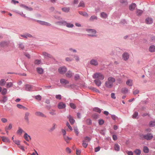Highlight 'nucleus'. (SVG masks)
Segmentation results:
<instances>
[{
  "label": "nucleus",
  "mask_w": 155,
  "mask_h": 155,
  "mask_svg": "<svg viewBox=\"0 0 155 155\" xmlns=\"http://www.w3.org/2000/svg\"><path fill=\"white\" fill-rule=\"evenodd\" d=\"M37 21L39 24L42 25H45L48 26H50L51 25V24L50 23L44 21L37 20Z\"/></svg>",
  "instance_id": "7"
},
{
  "label": "nucleus",
  "mask_w": 155,
  "mask_h": 155,
  "mask_svg": "<svg viewBox=\"0 0 155 155\" xmlns=\"http://www.w3.org/2000/svg\"><path fill=\"white\" fill-rule=\"evenodd\" d=\"M64 140L67 142V143H69V140L71 139V138L68 137V136H64Z\"/></svg>",
  "instance_id": "34"
},
{
  "label": "nucleus",
  "mask_w": 155,
  "mask_h": 155,
  "mask_svg": "<svg viewBox=\"0 0 155 155\" xmlns=\"http://www.w3.org/2000/svg\"><path fill=\"white\" fill-rule=\"evenodd\" d=\"M86 31L88 32L89 34L88 36H94V35L96 33V31L95 30L93 29H86Z\"/></svg>",
  "instance_id": "4"
},
{
  "label": "nucleus",
  "mask_w": 155,
  "mask_h": 155,
  "mask_svg": "<svg viewBox=\"0 0 155 155\" xmlns=\"http://www.w3.org/2000/svg\"><path fill=\"white\" fill-rule=\"evenodd\" d=\"M135 153L137 155H140L141 153V150L138 149H136L134 151Z\"/></svg>",
  "instance_id": "32"
},
{
  "label": "nucleus",
  "mask_w": 155,
  "mask_h": 155,
  "mask_svg": "<svg viewBox=\"0 0 155 155\" xmlns=\"http://www.w3.org/2000/svg\"><path fill=\"white\" fill-rule=\"evenodd\" d=\"M111 97L113 99H116V97L115 96V94L114 93H113L111 94Z\"/></svg>",
  "instance_id": "64"
},
{
  "label": "nucleus",
  "mask_w": 155,
  "mask_h": 155,
  "mask_svg": "<svg viewBox=\"0 0 155 155\" xmlns=\"http://www.w3.org/2000/svg\"><path fill=\"white\" fill-rule=\"evenodd\" d=\"M143 151L145 153H148L149 151L148 148L146 146H144L143 148Z\"/></svg>",
  "instance_id": "38"
},
{
  "label": "nucleus",
  "mask_w": 155,
  "mask_h": 155,
  "mask_svg": "<svg viewBox=\"0 0 155 155\" xmlns=\"http://www.w3.org/2000/svg\"><path fill=\"white\" fill-rule=\"evenodd\" d=\"M12 128V126L11 124H9L8 127H5V129L8 130H11Z\"/></svg>",
  "instance_id": "48"
},
{
  "label": "nucleus",
  "mask_w": 155,
  "mask_h": 155,
  "mask_svg": "<svg viewBox=\"0 0 155 155\" xmlns=\"http://www.w3.org/2000/svg\"><path fill=\"white\" fill-rule=\"evenodd\" d=\"M70 106L71 108L74 109L76 108V106L75 104L73 103H70Z\"/></svg>",
  "instance_id": "52"
},
{
  "label": "nucleus",
  "mask_w": 155,
  "mask_h": 155,
  "mask_svg": "<svg viewBox=\"0 0 155 155\" xmlns=\"http://www.w3.org/2000/svg\"><path fill=\"white\" fill-rule=\"evenodd\" d=\"M99 124L100 125H102L104 123V120H99Z\"/></svg>",
  "instance_id": "60"
},
{
  "label": "nucleus",
  "mask_w": 155,
  "mask_h": 155,
  "mask_svg": "<svg viewBox=\"0 0 155 155\" xmlns=\"http://www.w3.org/2000/svg\"><path fill=\"white\" fill-rule=\"evenodd\" d=\"M25 89L26 90L28 91H31L32 90V87L29 84H27L26 85Z\"/></svg>",
  "instance_id": "21"
},
{
  "label": "nucleus",
  "mask_w": 155,
  "mask_h": 155,
  "mask_svg": "<svg viewBox=\"0 0 155 155\" xmlns=\"http://www.w3.org/2000/svg\"><path fill=\"white\" fill-rule=\"evenodd\" d=\"M85 6L84 3L83 2H80L78 5V7H84Z\"/></svg>",
  "instance_id": "53"
},
{
  "label": "nucleus",
  "mask_w": 155,
  "mask_h": 155,
  "mask_svg": "<svg viewBox=\"0 0 155 155\" xmlns=\"http://www.w3.org/2000/svg\"><path fill=\"white\" fill-rule=\"evenodd\" d=\"M140 137L141 139H144L147 140L152 139L153 137V135L151 134H148L146 135L140 134Z\"/></svg>",
  "instance_id": "3"
},
{
  "label": "nucleus",
  "mask_w": 155,
  "mask_h": 155,
  "mask_svg": "<svg viewBox=\"0 0 155 155\" xmlns=\"http://www.w3.org/2000/svg\"><path fill=\"white\" fill-rule=\"evenodd\" d=\"M86 122L88 124H90L91 123V121L90 119H87L86 120Z\"/></svg>",
  "instance_id": "62"
},
{
  "label": "nucleus",
  "mask_w": 155,
  "mask_h": 155,
  "mask_svg": "<svg viewBox=\"0 0 155 155\" xmlns=\"http://www.w3.org/2000/svg\"><path fill=\"white\" fill-rule=\"evenodd\" d=\"M97 18L96 16L94 15L91 16L90 18V20L91 21H92L94 19H97Z\"/></svg>",
  "instance_id": "45"
},
{
  "label": "nucleus",
  "mask_w": 155,
  "mask_h": 155,
  "mask_svg": "<svg viewBox=\"0 0 155 155\" xmlns=\"http://www.w3.org/2000/svg\"><path fill=\"white\" fill-rule=\"evenodd\" d=\"M37 71L38 73L40 74H42L43 72V69L41 68H37Z\"/></svg>",
  "instance_id": "29"
},
{
  "label": "nucleus",
  "mask_w": 155,
  "mask_h": 155,
  "mask_svg": "<svg viewBox=\"0 0 155 155\" xmlns=\"http://www.w3.org/2000/svg\"><path fill=\"white\" fill-rule=\"evenodd\" d=\"M60 81L61 84H68L69 83L68 81L64 79H61Z\"/></svg>",
  "instance_id": "23"
},
{
  "label": "nucleus",
  "mask_w": 155,
  "mask_h": 155,
  "mask_svg": "<svg viewBox=\"0 0 155 155\" xmlns=\"http://www.w3.org/2000/svg\"><path fill=\"white\" fill-rule=\"evenodd\" d=\"M66 25L67 27L68 28H72L74 26L73 24L67 23Z\"/></svg>",
  "instance_id": "40"
},
{
  "label": "nucleus",
  "mask_w": 155,
  "mask_h": 155,
  "mask_svg": "<svg viewBox=\"0 0 155 155\" xmlns=\"http://www.w3.org/2000/svg\"><path fill=\"white\" fill-rule=\"evenodd\" d=\"M43 55L45 56V57H48V58H51L52 57V56L49 54L47 53L44 52L42 53Z\"/></svg>",
  "instance_id": "27"
},
{
  "label": "nucleus",
  "mask_w": 155,
  "mask_h": 155,
  "mask_svg": "<svg viewBox=\"0 0 155 155\" xmlns=\"http://www.w3.org/2000/svg\"><path fill=\"white\" fill-rule=\"evenodd\" d=\"M101 80L95 79L94 82L96 85L98 87H99L101 86L102 83L101 81Z\"/></svg>",
  "instance_id": "11"
},
{
  "label": "nucleus",
  "mask_w": 155,
  "mask_h": 155,
  "mask_svg": "<svg viewBox=\"0 0 155 155\" xmlns=\"http://www.w3.org/2000/svg\"><path fill=\"white\" fill-rule=\"evenodd\" d=\"M13 141L15 144L18 146L20 144V141L19 140H13Z\"/></svg>",
  "instance_id": "63"
},
{
  "label": "nucleus",
  "mask_w": 155,
  "mask_h": 155,
  "mask_svg": "<svg viewBox=\"0 0 155 155\" xmlns=\"http://www.w3.org/2000/svg\"><path fill=\"white\" fill-rule=\"evenodd\" d=\"M107 16V15L106 13L103 12L101 13V17L102 18H106Z\"/></svg>",
  "instance_id": "39"
},
{
  "label": "nucleus",
  "mask_w": 155,
  "mask_h": 155,
  "mask_svg": "<svg viewBox=\"0 0 155 155\" xmlns=\"http://www.w3.org/2000/svg\"><path fill=\"white\" fill-rule=\"evenodd\" d=\"M126 84L129 86H131L133 85V81L131 79H128L126 82Z\"/></svg>",
  "instance_id": "18"
},
{
  "label": "nucleus",
  "mask_w": 155,
  "mask_h": 155,
  "mask_svg": "<svg viewBox=\"0 0 155 155\" xmlns=\"http://www.w3.org/2000/svg\"><path fill=\"white\" fill-rule=\"evenodd\" d=\"M23 131V130L21 128H19L17 131V133L18 134H21Z\"/></svg>",
  "instance_id": "55"
},
{
  "label": "nucleus",
  "mask_w": 155,
  "mask_h": 155,
  "mask_svg": "<svg viewBox=\"0 0 155 155\" xmlns=\"http://www.w3.org/2000/svg\"><path fill=\"white\" fill-rule=\"evenodd\" d=\"M67 117L69 119V121L71 124L72 125L75 122V120L73 119L71 116L69 115Z\"/></svg>",
  "instance_id": "10"
},
{
  "label": "nucleus",
  "mask_w": 155,
  "mask_h": 155,
  "mask_svg": "<svg viewBox=\"0 0 155 155\" xmlns=\"http://www.w3.org/2000/svg\"><path fill=\"white\" fill-rule=\"evenodd\" d=\"M13 84L11 82H8L6 84V87L9 88L12 87L13 86Z\"/></svg>",
  "instance_id": "41"
},
{
  "label": "nucleus",
  "mask_w": 155,
  "mask_h": 155,
  "mask_svg": "<svg viewBox=\"0 0 155 155\" xmlns=\"http://www.w3.org/2000/svg\"><path fill=\"white\" fill-rule=\"evenodd\" d=\"M35 115L38 116H40L42 117H46V116L44 114L40 112H36L35 113Z\"/></svg>",
  "instance_id": "14"
},
{
  "label": "nucleus",
  "mask_w": 155,
  "mask_h": 155,
  "mask_svg": "<svg viewBox=\"0 0 155 155\" xmlns=\"http://www.w3.org/2000/svg\"><path fill=\"white\" fill-rule=\"evenodd\" d=\"M146 22L147 24H151L153 22V20L151 18H147L146 19Z\"/></svg>",
  "instance_id": "22"
},
{
  "label": "nucleus",
  "mask_w": 155,
  "mask_h": 155,
  "mask_svg": "<svg viewBox=\"0 0 155 155\" xmlns=\"http://www.w3.org/2000/svg\"><path fill=\"white\" fill-rule=\"evenodd\" d=\"M114 150L117 151L120 150V147L119 145L117 143H115L114 146Z\"/></svg>",
  "instance_id": "19"
},
{
  "label": "nucleus",
  "mask_w": 155,
  "mask_h": 155,
  "mask_svg": "<svg viewBox=\"0 0 155 155\" xmlns=\"http://www.w3.org/2000/svg\"><path fill=\"white\" fill-rule=\"evenodd\" d=\"M41 63V61L39 60H36L35 61L34 63L35 64L38 65Z\"/></svg>",
  "instance_id": "50"
},
{
  "label": "nucleus",
  "mask_w": 155,
  "mask_h": 155,
  "mask_svg": "<svg viewBox=\"0 0 155 155\" xmlns=\"http://www.w3.org/2000/svg\"><path fill=\"white\" fill-rule=\"evenodd\" d=\"M66 151L68 153H70L71 152V150L69 147H67L66 149Z\"/></svg>",
  "instance_id": "56"
},
{
  "label": "nucleus",
  "mask_w": 155,
  "mask_h": 155,
  "mask_svg": "<svg viewBox=\"0 0 155 155\" xmlns=\"http://www.w3.org/2000/svg\"><path fill=\"white\" fill-rule=\"evenodd\" d=\"M57 127L56 124L54 123L52 124V127L48 130V131L50 132H52Z\"/></svg>",
  "instance_id": "15"
},
{
  "label": "nucleus",
  "mask_w": 155,
  "mask_h": 155,
  "mask_svg": "<svg viewBox=\"0 0 155 155\" xmlns=\"http://www.w3.org/2000/svg\"><path fill=\"white\" fill-rule=\"evenodd\" d=\"M74 131L76 134V135L78 136L79 134V132L78 131V130L77 128V127H74Z\"/></svg>",
  "instance_id": "46"
},
{
  "label": "nucleus",
  "mask_w": 155,
  "mask_h": 155,
  "mask_svg": "<svg viewBox=\"0 0 155 155\" xmlns=\"http://www.w3.org/2000/svg\"><path fill=\"white\" fill-rule=\"evenodd\" d=\"M136 7V5L135 3H132L129 5V9L130 10L133 11Z\"/></svg>",
  "instance_id": "12"
},
{
  "label": "nucleus",
  "mask_w": 155,
  "mask_h": 155,
  "mask_svg": "<svg viewBox=\"0 0 155 155\" xmlns=\"http://www.w3.org/2000/svg\"><path fill=\"white\" fill-rule=\"evenodd\" d=\"M61 10L65 12H68L69 11L70 8L68 7H64L62 8Z\"/></svg>",
  "instance_id": "30"
},
{
  "label": "nucleus",
  "mask_w": 155,
  "mask_h": 155,
  "mask_svg": "<svg viewBox=\"0 0 155 155\" xmlns=\"http://www.w3.org/2000/svg\"><path fill=\"white\" fill-rule=\"evenodd\" d=\"M2 140L4 142L7 143L9 142L10 140L7 137L4 136L1 137Z\"/></svg>",
  "instance_id": "13"
},
{
  "label": "nucleus",
  "mask_w": 155,
  "mask_h": 155,
  "mask_svg": "<svg viewBox=\"0 0 155 155\" xmlns=\"http://www.w3.org/2000/svg\"><path fill=\"white\" fill-rule=\"evenodd\" d=\"M66 75L67 77L70 78L72 77L73 74L70 71H68L66 74Z\"/></svg>",
  "instance_id": "24"
},
{
  "label": "nucleus",
  "mask_w": 155,
  "mask_h": 155,
  "mask_svg": "<svg viewBox=\"0 0 155 155\" xmlns=\"http://www.w3.org/2000/svg\"><path fill=\"white\" fill-rule=\"evenodd\" d=\"M78 12L80 15H82L83 16H85L87 17L88 16V14L85 12L79 11Z\"/></svg>",
  "instance_id": "20"
},
{
  "label": "nucleus",
  "mask_w": 155,
  "mask_h": 155,
  "mask_svg": "<svg viewBox=\"0 0 155 155\" xmlns=\"http://www.w3.org/2000/svg\"><path fill=\"white\" fill-rule=\"evenodd\" d=\"M149 51L151 52H153L155 51V46L152 45L149 48Z\"/></svg>",
  "instance_id": "16"
},
{
  "label": "nucleus",
  "mask_w": 155,
  "mask_h": 155,
  "mask_svg": "<svg viewBox=\"0 0 155 155\" xmlns=\"http://www.w3.org/2000/svg\"><path fill=\"white\" fill-rule=\"evenodd\" d=\"M149 125L150 127H153L155 126V121H151L149 123Z\"/></svg>",
  "instance_id": "33"
},
{
  "label": "nucleus",
  "mask_w": 155,
  "mask_h": 155,
  "mask_svg": "<svg viewBox=\"0 0 155 155\" xmlns=\"http://www.w3.org/2000/svg\"><path fill=\"white\" fill-rule=\"evenodd\" d=\"M93 78L94 79L103 80L104 79V76L101 73L97 72L93 74Z\"/></svg>",
  "instance_id": "2"
},
{
  "label": "nucleus",
  "mask_w": 155,
  "mask_h": 155,
  "mask_svg": "<svg viewBox=\"0 0 155 155\" xmlns=\"http://www.w3.org/2000/svg\"><path fill=\"white\" fill-rule=\"evenodd\" d=\"M58 23L60 25H66L67 22L65 21H60L58 22Z\"/></svg>",
  "instance_id": "43"
},
{
  "label": "nucleus",
  "mask_w": 155,
  "mask_h": 155,
  "mask_svg": "<svg viewBox=\"0 0 155 155\" xmlns=\"http://www.w3.org/2000/svg\"><path fill=\"white\" fill-rule=\"evenodd\" d=\"M88 145V143L85 140H83V141L82 145L84 148H86Z\"/></svg>",
  "instance_id": "36"
},
{
  "label": "nucleus",
  "mask_w": 155,
  "mask_h": 155,
  "mask_svg": "<svg viewBox=\"0 0 155 155\" xmlns=\"http://www.w3.org/2000/svg\"><path fill=\"white\" fill-rule=\"evenodd\" d=\"M17 107L20 109H27L25 107L21 105L20 104H18L17 105Z\"/></svg>",
  "instance_id": "44"
},
{
  "label": "nucleus",
  "mask_w": 155,
  "mask_h": 155,
  "mask_svg": "<svg viewBox=\"0 0 155 155\" xmlns=\"http://www.w3.org/2000/svg\"><path fill=\"white\" fill-rule=\"evenodd\" d=\"M93 110L94 111L100 113L101 112V110L98 107H95L93 109Z\"/></svg>",
  "instance_id": "35"
},
{
  "label": "nucleus",
  "mask_w": 155,
  "mask_h": 155,
  "mask_svg": "<svg viewBox=\"0 0 155 155\" xmlns=\"http://www.w3.org/2000/svg\"><path fill=\"white\" fill-rule=\"evenodd\" d=\"M115 81V79L114 78L112 77L108 78L107 80L105 82V87L107 88H111L113 87V84Z\"/></svg>",
  "instance_id": "1"
},
{
  "label": "nucleus",
  "mask_w": 155,
  "mask_h": 155,
  "mask_svg": "<svg viewBox=\"0 0 155 155\" xmlns=\"http://www.w3.org/2000/svg\"><path fill=\"white\" fill-rule=\"evenodd\" d=\"M49 113L52 115H54L56 114L55 110H51L49 112Z\"/></svg>",
  "instance_id": "47"
},
{
  "label": "nucleus",
  "mask_w": 155,
  "mask_h": 155,
  "mask_svg": "<svg viewBox=\"0 0 155 155\" xmlns=\"http://www.w3.org/2000/svg\"><path fill=\"white\" fill-rule=\"evenodd\" d=\"M143 11L140 10V9H137L136 11V14L137 15V16H140L143 13Z\"/></svg>",
  "instance_id": "26"
},
{
  "label": "nucleus",
  "mask_w": 155,
  "mask_h": 155,
  "mask_svg": "<svg viewBox=\"0 0 155 155\" xmlns=\"http://www.w3.org/2000/svg\"><path fill=\"white\" fill-rule=\"evenodd\" d=\"M122 57L124 60L127 61L129 58V55L127 53L125 52L123 54Z\"/></svg>",
  "instance_id": "9"
},
{
  "label": "nucleus",
  "mask_w": 155,
  "mask_h": 155,
  "mask_svg": "<svg viewBox=\"0 0 155 155\" xmlns=\"http://www.w3.org/2000/svg\"><path fill=\"white\" fill-rule=\"evenodd\" d=\"M138 113L137 112H135L132 116L133 118H136L138 115Z\"/></svg>",
  "instance_id": "49"
},
{
  "label": "nucleus",
  "mask_w": 155,
  "mask_h": 155,
  "mask_svg": "<svg viewBox=\"0 0 155 155\" xmlns=\"http://www.w3.org/2000/svg\"><path fill=\"white\" fill-rule=\"evenodd\" d=\"M24 137L27 141H29L31 139V138L27 133H25L24 135Z\"/></svg>",
  "instance_id": "25"
},
{
  "label": "nucleus",
  "mask_w": 155,
  "mask_h": 155,
  "mask_svg": "<svg viewBox=\"0 0 155 155\" xmlns=\"http://www.w3.org/2000/svg\"><path fill=\"white\" fill-rule=\"evenodd\" d=\"M128 92V90L126 88H123L121 90V92L124 94L127 93Z\"/></svg>",
  "instance_id": "31"
},
{
  "label": "nucleus",
  "mask_w": 155,
  "mask_h": 155,
  "mask_svg": "<svg viewBox=\"0 0 155 155\" xmlns=\"http://www.w3.org/2000/svg\"><path fill=\"white\" fill-rule=\"evenodd\" d=\"M66 107L65 104L63 102H60L58 103V107L59 109H63Z\"/></svg>",
  "instance_id": "6"
},
{
  "label": "nucleus",
  "mask_w": 155,
  "mask_h": 155,
  "mask_svg": "<svg viewBox=\"0 0 155 155\" xmlns=\"http://www.w3.org/2000/svg\"><path fill=\"white\" fill-rule=\"evenodd\" d=\"M90 89L94 91L98 92V93H100L99 90L96 88L93 87H90Z\"/></svg>",
  "instance_id": "37"
},
{
  "label": "nucleus",
  "mask_w": 155,
  "mask_h": 155,
  "mask_svg": "<svg viewBox=\"0 0 155 155\" xmlns=\"http://www.w3.org/2000/svg\"><path fill=\"white\" fill-rule=\"evenodd\" d=\"M90 63L91 64L95 66H96L98 65L97 61L94 59H92Z\"/></svg>",
  "instance_id": "17"
},
{
  "label": "nucleus",
  "mask_w": 155,
  "mask_h": 155,
  "mask_svg": "<svg viewBox=\"0 0 155 155\" xmlns=\"http://www.w3.org/2000/svg\"><path fill=\"white\" fill-rule=\"evenodd\" d=\"M67 68L65 67H61L58 69L59 73L61 74H64L67 71Z\"/></svg>",
  "instance_id": "5"
},
{
  "label": "nucleus",
  "mask_w": 155,
  "mask_h": 155,
  "mask_svg": "<svg viewBox=\"0 0 155 155\" xmlns=\"http://www.w3.org/2000/svg\"><path fill=\"white\" fill-rule=\"evenodd\" d=\"M35 98L36 100H38L39 101L41 99V97L40 95H38L35 96Z\"/></svg>",
  "instance_id": "57"
},
{
  "label": "nucleus",
  "mask_w": 155,
  "mask_h": 155,
  "mask_svg": "<svg viewBox=\"0 0 155 155\" xmlns=\"http://www.w3.org/2000/svg\"><path fill=\"white\" fill-rule=\"evenodd\" d=\"M66 125L68 127V128L70 129L71 130H72V129L69 123L68 122H67L66 123Z\"/></svg>",
  "instance_id": "59"
},
{
  "label": "nucleus",
  "mask_w": 155,
  "mask_h": 155,
  "mask_svg": "<svg viewBox=\"0 0 155 155\" xmlns=\"http://www.w3.org/2000/svg\"><path fill=\"white\" fill-rule=\"evenodd\" d=\"M7 93V90L6 88H3L2 92V94L3 95L6 94Z\"/></svg>",
  "instance_id": "51"
},
{
  "label": "nucleus",
  "mask_w": 155,
  "mask_h": 155,
  "mask_svg": "<svg viewBox=\"0 0 155 155\" xmlns=\"http://www.w3.org/2000/svg\"><path fill=\"white\" fill-rule=\"evenodd\" d=\"M6 82L3 79H2L0 81V85L1 86L4 85L5 84Z\"/></svg>",
  "instance_id": "42"
},
{
  "label": "nucleus",
  "mask_w": 155,
  "mask_h": 155,
  "mask_svg": "<svg viewBox=\"0 0 155 155\" xmlns=\"http://www.w3.org/2000/svg\"><path fill=\"white\" fill-rule=\"evenodd\" d=\"M6 44L5 42H0V47H3L6 45Z\"/></svg>",
  "instance_id": "54"
},
{
  "label": "nucleus",
  "mask_w": 155,
  "mask_h": 155,
  "mask_svg": "<svg viewBox=\"0 0 155 155\" xmlns=\"http://www.w3.org/2000/svg\"><path fill=\"white\" fill-rule=\"evenodd\" d=\"M30 113L28 112H26L25 113L24 117V119L28 123L29 122V116L30 115Z\"/></svg>",
  "instance_id": "8"
},
{
  "label": "nucleus",
  "mask_w": 155,
  "mask_h": 155,
  "mask_svg": "<svg viewBox=\"0 0 155 155\" xmlns=\"http://www.w3.org/2000/svg\"><path fill=\"white\" fill-rule=\"evenodd\" d=\"M91 140V139L88 137H86L84 138V140H85L86 142H88L90 141Z\"/></svg>",
  "instance_id": "58"
},
{
  "label": "nucleus",
  "mask_w": 155,
  "mask_h": 155,
  "mask_svg": "<svg viewBox=\"0 0 155 155\" xmlns=\"http://www.w3.org/2000/svg\"><path fill=\"white\" fill-rule=\"evenodd\" d=\"M21 7H22L24 8L25 9L29 10L30 11H31L32 10V8L31 7H28L26 6L23 5H21Z\"/></svg>",
  "instance_id": "28"
},
{
  "label": "nucleus",
  "mask_w": 155,
  "mask_h": 155,
  "mask_svg": "<svg viewBox=\"0 0 155 155\" xmlns=\"http://www.w3.org/2000/svg\"><path fill=\"white\" fill-rule=\"evenodd\" d=\"M55 97L56 99L59 100H61V96L60 94L56 95L55 96Z\"/></svg>",
  "instance_id": "61"
}]
</instances>
